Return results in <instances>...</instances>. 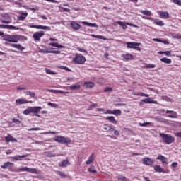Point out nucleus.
I'll use <instances>...</instances> for the list:
<instances>
[{"instance_id":"34","label":"nucleus","mask_w":181,"mask_h":181,"mask_svg":"<svg viewBox=\"0 0 181 181\" xmlns=\"http://www.w3.org/2000/svg\"><path fill=\"white\" fill-rule=\"evenodd\" d=\"M11 120L12 122H13V124H16V125H18V127H22V122H21L18 119H11Z\"/></svg>"},{"instance_id":"45","label":"nucleus","mask_w":181,"mask_h":181,"mask_svg":"<svg viewBox=\"0 0 181 181\" xmlns=\"http://www.w3.org/2000/svg\"><path fill=\"white\" fill-rule=\"evenodd\" d=\"M47 74H57V73L52 71L50 69H45Z\"/></svg>"},{"instance_id":"41","label":"nucleus","mask_w":181,"mask_h":181,"mask_svg":"<svg viewBox=\"0 0 181 181\" xmlns=\"http://www.w3.org/2000/svg\"><path fill=\"white\" fill-rule=\"evenodd\" d=\"M7 29L8 30H19V28H16L15 25H7Z\"/></svg>"},{"instance_id":"36","label":"nucleus","mask_w":181,"mask_h":181,"mask_svg":"<svg viewBox=\"0 0 181 181\" xmlns=\"http://www.w3.org/2000/svg\"><path fill=\"white\" fill-rule=\"evenodd\" d=\"M141 13H143V15H146V16H151L152 15V12L148 10H142Z\"/></svg>"},{"instance_id":"16","label":"nucleus","mask_w":181,"mask_h":181,"mask_svg":"<svg viewBox=\"0 0 181 181\" xmlns=\"http://www.w3.org/2000/svg\"><path fill=\"white\" fill-rule=\"evenodd\" d=\"M29 13L28 12L21 11L20 16L17 17V19L18 21H25V19H26Z\"/></svg>"},{"instance_id":"35","label":"nucleus","mask_w":181,"mask_h":181,"mask_svg":"<svg viewBox=\"0 0 181 181\" xmlns=\"http://www.w3.org/2000/svg\"><path fill=\"white\" fill-rule=\"evenodd\" d=\"M153 22L155 25H157L158 26H163L164 25L163 21H159L158 19L153 20Z\"/></svg>"},{"instance_id":"40","label":"nucleus","mask_w":181,"mask_h":181,"mask_svg":"<svg viewBox=\"0 0 181 181\" xmlns=\"http://www.w3.org/2000/svg\"><path fill=\"white\" fill-rule=\"evenodd\" d=\"M68 165H70V161H69L68 160H64V161H62V164H59V166L64 167L67 166Z\"/></svg>"},{"instance_id":"48","label":"nucleus","mask_w":181,"mask_h":181,"mask_svg":"<svg viewBox=\"0 0 181 181\" xmlns=\"http://www.w3.org/2000/svg\"><path fill=\"white\" fill-rule=\"evenodd\" d=\"M117 180L119 181H127L128 180L127 179V177H125L124 176L122 175H119L117 177Z\"/></svg>"},{"instance_id":"53","label":"nucleus","mask_w":181,"mask_h":181,"mask_svg":"<svg viewBox=\"0 0 181 181\" xmlns=\"http://www.w3.org/2000/svg\"><path fill=\"white\" fill-rule=\"evenodd\" d=\"M39 52L40 53H49V50L47 49H40Z\"/></svg>"},{"instance_id":"42","label":"nucleus","mask_w":181,"mask_h":181,"mask_svg":"<svg viewBox=\"0 0 181 181\" xmlns=\"http://www.w3.org/2000/svg\"><path fill=\"white\" fill-rule=\"evenodd\" d=\"M170 35L174 39H180L181 40V35H179L173 33H171Z\"/></svg>"},{"instance_id":"7","label":"nucleus","mask_w":181,"mask_h":181,"mask_svg":"<svg viewBox=\"0 0 181 181\" xmlns=\"http://www.w3.org/2000/svg\"><path fill=\"white\" fill-rule=\"evenodd\" d=\"M28 27L31 29H40L41 30H47L48 32L52 30V28H50V27L46 25H28Z\"/></svg>"},{"instance_id":"60","label":"nucleus","mask_w":181,"mask_h":181,"mask_svg":"<svg viewBox=\"0 0 181 181\" xmlns=\"http://www.w3.org/2000/svg\"><path fill=\"white\" fill-rule=\"evenodd\" d=\"M0 29H8V25L0 24Z\"/></svg>"},{"instance_id":"50","label":"nucleus","mask_w":181,"mask_h":181,"mask_svg":"<svg viewBox=\"0 0 181 181\" xmlns=\"http://www.w3.org/2000/svg\"><path fill=\"white\" fill-rule=\"evenodd\" d=\"M3 37H4V40H6V42H9V40L11 39V35H4V36Z\"/></svg>"},{"instance_id":"23","label":"nucleus","mask_w":181,"mask_h":181,"mask_svg":"<svg viewBox=\"0 0 181 181\" xmlns=\"http://www.w3.org/2000/svg\"><path fill=\"white\" fill-rule=\"evenodd\" d=\"M143 164L147 165L148 166H152V165H153V160L149 158H146L143 160Z\"/></svg>"},{"instance_id":"10","label":"nucleus","mask_w":181,"mask_h":181,"mask_svg":"<svg viewBox=\"0 0 181 181\" xmlns=\"http://www.w3.org/2000/svg\"><path fill=\"white\" fill-rule=\"evenodd\" d=\"M117 23H118L119 26H121L122 29H124V30L127 29V26H132L133 28H136V25L128 22L117 21Z\"/></svg>"},{"instance_id":"54","label":"nucleus","mask_w":181,"mask_h":181,"mask_svg":"<svg viewBox=\"0 0 181 181\" xmlns=\"http://www.w3.org/2000/svg\"><path fill=\"white\" fill-rule=\"evenodd\" d=\"M173 4L178 5V6H181V1L180 0H173Z\"/></svg>"},{"instance_id":"58","label":"nucleus","mask_w":181,"mask_h":181,"mask_svg":"<svg viewBox=\"0 0 181 181\" xmlns=\"http://www.w3.org/2000/svg\"><path fill=\"white\" fill-rule=\"evenodd\" d=\"M40 128L39 127H35V128H30L28 129V131L30 132V131H40Z\"/></svg>"},{"instance_id":"9","label":"nucleus","mask_w":181,"mask_h":181,"mask_svg":"<svg viewBox=\"0 0 181 181\" xmlns=\"http://www.w3.org/2000/svg\"><path fill=\"white\" fill-rule=\"evenodd\" d=\"M0 16H1V18H4V19H5V20H4V19L0 20V22H1V23H6V24L11 23L12 20L11 19V16H9V14L1 13L0 15Z\"/></svg>"},{"instance_id":"62","label":"nucleus","mask_w":181,"mask_h":181,"mask_svg":"<svg viewBox=\"0 0 181 181\" xmlns=\"http://www.w3.org/2000/svg\"><path fill=\"white\" fill-rule=\"evenodd\" d=\"M58 44L56 42H51L49 43V46H52V47H57Z\"/></svg>"},{"instance_id":"24","label":"nucleus","mask_w":181,"mask_h":181,"mask_svg":"<svg viewBox=\"0 0 181 181\" xmlns=\"http://www.w3.org/2000/svg\"><path fill=\"white\" fill-rule=\"evenodd\" d=\"M81 23H82V25H85L86 26H89V28H98V25L96 23H88L87 21H82Z\"/></svg>"},{"instance_id":"44","label":"nucleus","mask_w":181,"mask_h":181,"mask_svg":"<svg viewBox=\"0 0 181 181\" xmlns=\"http://www.w3.org/2000/svg\"><path fill=\"white\" fill-rule=\"evenodd\" d=\"M70 90H78L80 85H72L69 87Z\"/></svg>"},{"instance_id":"6","label":"nucleus","mask_w":181,"mask_h":181,"mask_svg":"<svg viewBox=\"0 0 181 181\" xmlns=\"http://www.w3.org/2000/svg\"><path fill=\"white\" fill-rule=\"evenodd\" d=\"M18 172H28V173H34L37 175L39 172L36 168H28V167H23L18 169Z\"/></svg>"},{"instance_id":"49","label":"nucleus","mask_w":181,"mask_h":181,"mask_svg":"<svg viewBox=\"0 0 181 181\" xmlns=\"http://www.w3.org/2000/svg\"><path fill=\"white\" fill-rule=\"evenodd\" d=\"M156 66L153 64H148L145 66L146 69H155Z\"/></svg>"},{"instance_id":"39","label":"nucleus","mask_w":181,"mask_h":181,"mask_svg":"<svg viewBox=\"0 0 181 181\" xmlns=\"http://www.w3.org/2000/svg\"><path fill=\"white\" fill-rule=\"evenodd\" d=\"M30 112H32V109L31 107H28V109L23 110V114H24V115H29Z\"/></svg>"},{"instance_id":"59","label":"nucleus","mask_w":181,"mask_h":181,"mask_svg":"<svg viewBox=\"0 0 181 181\" xmlns=\"http://www.w3.org/2000/svg\"><path fill=\"white\" fill-rule=\"evenodd\" d=\"M177 165H178L177 163L173 162V163H172L171 166H172V168H173L174 169H176V168H177Z\"/></svg>"},{"instance_id":"46","label":"nucleus","mask_w":181,"mask_h":181,"mask_svg":"<svg viewBox=\"0 0 181 181\" xmlns=\"http://www.w3.org/2000/svg\"><path fill=\"white\" fill-rule=\"evenodd\" d=\"M88 172H90V173H97V170H95V167H94L93 165L91 166V167L88 169Z\"/></svg>"},{"instance_id":"25","label":"nucleus","mask_w":181,"mask_h":181,"mask_svg":"<svg viewBox=\"0 0 181 181\" xmlns=\"http://www.w3.org/2000/svg\"><path fill=\"white\" fill-rule=\"evenodd\" d=\"M107 121H109V122H111L112 124H114L115 125H117L118 124V121L115 119V117L114 116H109L106 117Z\"/></svg>"},{"instance_id":"15","label":"nucleus","mask_w":181,"mask_h":181,"mask_svg":"<svg viewBox=\"0 0 181 181\" xmlns=\"http://www.w3.org/2000/svg\"><path fill=\"white\" fill-rule=\"evenodd\" d=\"M103 129L105 131H106L107 132H110V134H111V132H114L115 127L112 125L105 124L103 125Z\"/></svg>"},{"instance_id":"43","label":"nucleus","mask_w":181,"mask_h":181,"mask_svg":"<svg viewBox=\"0 0 181 181\" xmlns=\"http://www.w3.org/2000/svg\"><path fill=\"white\" fill-rule=\"evenodd\" d=\"M95 107H97V103H93L87 109V111H91V110H94V108H95Z\"/></svg>"},{"instance_id":"1","label":"nucleus","mask_w":181,"mask_h":181,"mask_svg":"<svg viewBox=\"0 0 181 181\" xmlns=\"http://www.w3.org/2000/svg\"><path fill=\"white\" fill-rule=\"evenodd\" d=\"M159 135L160 137H162L163 142H164V144H166L167 145H170V144H173V142H175V137H173L170 134L160 133Z\"/></svg>"},{"instance_id":"21","label":"nucleus","mask_w":181,"mask_h":181,"mask_svg":"<svg viewBox=\"0 0 181 181\" xmlns=\"http://www.w3.org/2000/svg\"><path fill=\"white\" fill-rule=\"evenodd\" d=\"M25 158H28V154L27 155H16L13 157H11L14 160L17 161H21L23 159H25Z\"/></svg>"},{"instance_id":"19","label":"nucleus","mask_w":181,"mask_h":181,"mask_svg":"<svg viewBox=\"0 0 181 181\" xmlns=\"http://www.w3.org/2000/svg\"><path fill=\"white\" fill-rule=\"evenodd\" d=\"M5 142L7 144H8V142H18V140L13 138L12 135L8 134L6 136H5Z\"/></svg>"},{"instance_id":"12","label":"nucleus","mask_w":181,"mask_h":181,"mask_svg":"<svg viewBox=\"0 0 181 181\" xmlns=\"http://www.w3.org/2000/svg\"><path fill=\"white\" fill-rule=\"evenodd\" d=\"M28 103H33V101L28 100L26 98H20L16 100V105H22V104H28Z\"/></svg>"},{"instance_id":"56","label":"nucleus","mask_w":181,"mask_h":181,"mask_svg":"<svg viewBox=\"0 0 181 181\" xmlns=\"http://www.w3.org/2000/svg\"><path fill=\"white\" fill-rule=\"evenodd\" d=\"M140 127H148V125H151V122H144L139 123Z\"/></svg>"},{"instance_id":"3","label":"nucleus","mask_w":181,"mask_h":181,"mask_svg":"<svg viewBox=\"0 0 181 181\" xmlns=\"http://www.w3.org/2000/svg\"><path fill=\"white\" fill-rule=\"evenodd\" d=\"M28 38L25 37L23 35H10V40L8 42L11 43H18V40H26Z\"/></svg>"},{"instance_id":"5","label":"nucleus","mask_w":181,"mask_h":181,"mask_svg":"<svg viewBox=\"0 0 181 181\" xmlns=\"http://www.w3.org/2000/svg\"><path fill=\"white\" fill-rule=\"evenodd\" d=\"M53 139L55 142H59V144H71V142L69 138L62 136H57Z\"/></svg>"},{"instance_id":"2","label":"nucleus","mask_w":181,"mask_h":181,"mask_svg":"<svg viewBox=\"0 0 181 181\" xmlns=\"http://www.w3.org/2000/svg\"><path fill=\"white\" fill-rule=\"evenodd\" d=\"M74 64H84L86 63V57L81 54H76L75 57L73 59Z\"/></svg>"},{"instance_id":"4","label":"nucleus","mask_w":181,"mask_h":181,"mask_svg":"<svg viewBox=\"0 0 181 181\" xmlns=\"http://www.w3.org/2000/svg\"><path fill=\"white\" fill-rule=\"evenodd\" d=\"M127 48V49H134V50H137L138 52H141V42H126Z\"/></svg>"},{"instance_id":"26","label":"nucleus","mask_w":181,"mask_h":181,"mask_svg":"<svg viewBox=\"0 0 181 181\" xmlns=\"http://www.w3.org/2000/svg\"><path fill=\"white\" fill-rule=\"evenodd\" d=\"M11 47L14 49H17L18 50H21L23 52V50H25V47H23L20 44H11Z\"/></svg>"},{"instance_id":"37","label":"nucleus","mask_w":181,"mask_h":181,"mask_svg":"<svg viewBox=\"0 0 181 181\" xmlns=\"http://www.w3.org/2000/svg\"><path fill=\"white\" fill-rule=\"evenodd\" d=\"M90 36L91 37H95L96 39H101L102 40H105V37H104V36L102 35H95L94 34L90 35Z\"/></svg>"},{"instance_id":"28","label":"nucleus","mask_w":181,"mask_h":181,"mask_svg":"<svg viewBox=\"0 0 181 181\" xmlns=\"http://www.w3.org/2000/svg\"><path fill=\"white\" fill-rule=\"evenodd\" d=\"M153 169L154 170H156V172H158V173H165L163 168L160 167V165H155L153 167Z\"/></svg>"},{"instance_id":"29","label":"nucleus","mask_w":181,"mask_h":181,"mask_svg":"<svg viewBox=\"0 0 181 181\" xmlns=\"http://www.w3.org/2000/svg\"><path fill=\"white\" fill-rule=\"evenodd\" d=\"M10 166H13V163L11 162H6L3 165L1 166L2 169H8Z\"/></svg>"},{"instance_id":"17","label":"nucleus","mask_w":181,"mask_h":181,"mask_svg":"<svg viewBox=\"0 0 181 181\" xmlns=\"http://www.w3.org/2000/svg\"><path fill=\"white\" fill-rule=\"evenodd\" d=\"M141 103L145 104H158V101L152 100V98H145L141 100Z\"/></svg>"},{"instance_id":"32","label":"nucleus","mask_w":181,"mask_h":181,"mask_svg":"<svg viewBox=\"0 0 181 181\" xmlns=\"http://www.w3.org/2000/svg\"><path fill=\"white\" fill-rule=\"evenodd\" d=\"M160 16L162 18V19H168V18H169V13L167 11L161 12L160 13Z\"/></svg>"},{"instance_id":"52","label":"nucleus","mask_w":181,"mask_h":181,"mask_svg":"<svg viewBox=\"0 0 181 181\" xmlns=\"http://www.w3.org/2000/svg\"><path fill=\"white\" fill-rule=\"evenodd\" d=\"M77 50H78V52H81V53H86V54H87V50L78 47H77Z\"/></svg>"},{"instance_id":"63","label":"nucleus","mask_w":181,"mask_h":181,"mask_svg":"<svg viewBox=\"0 0 181 181\" xmlns=\"http://www.w3.org/2000/svg\"><path fill=\"white\" fill-rule=\"evenodd\" d=\"M139 95H141V97H149V95L144 93L142 92H139Z\"/></svg>"},{"instance_id":"51","label":"nucleus","mask_w":181,"mask_h":181,"mask_svg":"<svg viewBox=\"0 0 181 181\" xmlns=\"http://www.w3.org/2000/svg\"><path fill=\"white\" fill-rule=\"evenodd\" d=\"M26 93H29V95L30 97H31V98H35V95H36V93H35V92H32L30 90H28Z\"/></svg>"},{"instance_id":"14","label":"nucleus","mask_w":181,"mask_h":181,"mask_svg":"<svg viewBox=\"0 0 181 181\" xmlns=\"http://www.w3.org/2000/svg\"><path fill=\"white\" fill-rule=\"evenodd\" d=\"M46 91L49 93H53L54 94H67L68 92L62 90H54V89H46Z\"/></svg>"},{"instance_id":"20","label":"nucleus","mask_w":181,"mask_h":181,"mask_svg":"<svg viewBox=\"0 0 181 181\" xmlns=\"http://www.w3.org/2000/svg\"><path fill=\"white\" fill-rule=\"evenodd\" d=\"M122 57L124 59V60H135V57H134V55L127 53L126 54H122Z\"/></svg>"},{"instance_id":"31","label":"nucleus","mask_w":181,"mask_h":181,"mask_svg":"<svg viewBox=\"0 0 181 181\" xmlns=\"http://www.w3.org/2000/svg\"><path fill=\"white\" fill-rule=\"evenodd\" d=\"M44 155L47 158H54V156H56V154L53 153L52 151L45 152Z\"/></svg>"},{"instance_id":"38","label":"nucleus","mask_w":181,"mask_h":181,"mask_svg":"<svg viewBox=\"0 0 181 181\" xmlns=\"http://www.w3.org/2000/svg\"><path fill=\"white\" fill-rule=\"evenodd\" d=\"M121 114L122 113L120 110H115L112 111V115H116V117L121 115Z\"/></svg>"},{"instance_id":"64","label":"nucleus","mask_w":181,"mask_h":181,"mask_svg":"<svg viewBox=\"0 0 181 181\" xmlns=\"http://www.w3.org/2000/svg\"><path fill=\"white\" fill-rule=\"evenodd\" d=\"M175 136H177V138H181V132L175 133Z\"/></svg>"},{"instance_id":"33","label":"nucleus","mask_w":181,"mask_h":181,"mask_svg":"<svg viewBox=\"0 0 181 181\" xmlns=\"http://www.w3.org/2000/svg\"><path fill=\"white\" fill-rule=\"evenodd\" d=\"M84 86L86 87V88H93L94 87V83L93 82H85Z\"/></svg>"},{"instance_id":"13","label":"nucleus","mask_w":181,"mask_h":181,"mask_svg":"<svg viewBox=\"0 0 181 181\" xmlns=\"http://www.w3.org/2000/svg\"><path fill=\"white\" fill-rule=\"evenodd\" d=\"M157 160H160L163 165H168V158L159 154L158 157H156Z\"/></svg>"},{"instance_id":"22","label":"nucleus","mask_w":181,"mask_h":181,"mask_svg":"<svg viewBox=\"0 0 181 181\" xmlns=\"http://www.w3.org/2000/svg\"><path fill=\"white\" fill-rule=\"evenodd\" d=\"M165 112L166 114H172L168 116V118H177V112L173 110H166Z\"/></svg>"},{"instance_id":"47","label":"nucleus","mask_w":181,"mask_h":181,"mask_svg":"<svg viewBox=\"0 0 181 181\" xmlns=\"http://www.w3.org/2000/svg\"><path fill=\"white\" fill-rule=\"evenodd\" d=\"M47 105H49V107H52V108H57V107H59V105L56 103H52L50 102L47 103Z\"/></svg>"},{"instance_id":"8","label":"nucleus","mask_w":181,"mask_h":181,"mask_svg":"<svg viewBox=\"0 0 181 181\" xmlns=\"http://www.w3.org/2000/svg\"><path fill=\"white\" fill-rule=\"evenodd\" d=\"M43 36H45V31L35 32L33 35V37L35 42H39L40 40V39H42V37H43Z\"/></svg>"},{"instance_id":"61","label":"nucleus","mask_w":181,"mask_h":181,"mask_svg":"<svg viewBox=\"0 0 181 181\" xmlns=\"http://www.w3.org/2000/svg\"><path fill=\"white\" fill-rule=\"evenodd\" d=\"M49 53H52L54 54H60V51H52V50H49Z\"/></svg>"},{"instance_id":"30","label":"nucleus","mask_w":181,"mask_h":181,"mask_svg":"<svg viewBox=\"0 0 181 181\" xmlns=\"http://www.w3.org/2000/svg\"><path fill=\"white\" fill-rule=\"evenodd\" d=\"M160 62H163V63H165V64H170V63H172V59L163 57L160 59Z\"/></svg>"},{"instance_id":"57","label":"nucleus","mask_w":181,"mask_h":181,"mask_svg":"<svg viewBox=\"0 0 181 181\" xmlns=\"http://www.w3.org/2000/svg\"><path fill=\"white\" fill-rule=\"evenodd\" d=\"M59 69H62V70H66L67 71H71L67 66H59Z\"/></svg>"},{"instance_id":"55","label":"nucleus","mask_w":181,"mask_h":181,"mask_svg":"<svg viewBox=\"0 0 181 181\" xmlns=\"http://www.w3.org/2000/svg\"><path fill=\"white\" fill-rule=\"evenodd\" d=\"M112 91V88L107 87L104 89L105 93H111Z\"/></svg>"},{"instance_id":"27","label":"nucleus","mask_w":181,"mask_h":181,"mask_svg":"<svg viewBox=\"0 0 181 181\" xmlns=\"http://www.w3.org/2000/svg\"><path fill=\"white\" fill-rule=\"evenodd\" d=\"M95 156V155L94 154V153H92L88 157V160L86 161V165H91V163H93V162L94 161Z\"/></svg>"},{"instance_id":"11","label":"nucleus","mask_w":181,"mask_h":181,"mask_svg":"<svg viewBox=\"0 0 181 181\" xmlns=\"http://www.w3.org/2000/svg\"><path fill=\"white\" fill-rule=\"evenodd\" d=\"M40 110H42V107H31V112H33L35 117H40V115H37L40 112Z\"/></svg>"},{"instance_id":"18","label":"nucleus","mask_w":181,"mask_h":181,"mask_svg":"<svg viewBox=\"0 0 181 181\" xmlns=\"http://www.w3.org/2000/svg\"><path fill=\"white\" fill-rule=\"evenodd\" d=\"M70 25H71L72 29H74V30H78V29H80V28H81V25H80L76 21H71Z\"/></svg>"}]
</instances>
